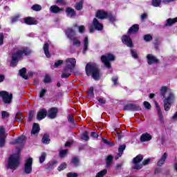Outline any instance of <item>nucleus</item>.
<instances>
[{"mask_svg": "<svg viewBox=\"0 0 177 177\" xmlns=\"http://www.w3.org/2000/svg\"><path fill=\"white\" fill-rule=\"evenodd\" d=\"M160 97L163 100V106L165 111L171 110V106L175 102V94L172 93L171 89L165 86H162L160 90Z\"/></svg>", "mask_w": 177, "mask_h": 177, "instance_id": "nucleus-1", "label": "nucleus"}, {"mask_svg": "<svg viewBox=\"0 0 177 177\" xmlns=\"http://www.w3.org/2000/svg\"><path fill=\"white\" fill-rule=\"evenodd\" d=\"M66 67L64 68L62 78H68L71 75V71L75 68L77 64V60L75 58H67L65 62Z\"/></svg>", "mask_w": 177, "mask_h": 177, "instance_id": "nucleus-2", "label": "nucleus"}, {"mask_svg": "<svg viewBox=\"0 0 177 177\" xmlns=\"http://www.w3.org/2000/svg\"><path fill=\"white\" fill-rule=\"evenodd\" d=\"M30 53H31V50L27 48L15 50L12 56L11 66H15V63H17V62L24 56V55L27 56L30 55Z\"/></svg>", "mask_w": 177, "mask_h": 177, "instance_id": "nucleus-3", "label": "nucleus"}, {"mask_svg": "<svg viewBox=\"0 0 177 177\" xmlns=\"http://www.w3.org/2000/svg\"><path fill=\"white\" fill-rule=\"evenodd\" d=\"M86 74L90 77L91 75L93 80H97L100 78L99 68L95 64H87L86 66Z\"/></svg>", "mask_w": 177, "mask_h": 177, "instance_id": "nucleus-4", "label": "nucleus"}, {"mask_svg": "<svg viewBox=\"0 0 177 177\" xmlns=\"http://www.w3.org/2000/svg\"><path fill=\"white\" fill-rule=\"evenodd\" d=\"M17 153L12 154L8 158V168L10 169H17L20 164V149H17Z\"/></svg>", "mask_w": 177, "mask_h": 177, "instance_id": "nucleus-5", "label": "nucleus"}, {"mask_svg": "<svg viewBox=\"0 0 177 177\" xmlns=\"http://www.w3.org/2000/svg\"><path fill=\"white\" fill-rule=\"evenodd\" d=\"M142 160H143V156L138 155L133 160V169H142L143 168V165H147L149 164L150 159L145 160L142 162Z\"/></svg>", "mask_w": 177, "mask_h": 177, "instance_id": "nucleus-6", "label": "nucleus"}, {"mask_svg": "<svg viewBox=\"0 0 177 177\" xmlns=\"http://www.w3.org/2000/svg\"><path fill=\"white\" fill-rule=\"evenodd\" d=\"M96 17H97V19H100L101 20H103V19H109L111 23H114L115 21V17L113 16L111 13H107L104 10H98L96 13Z\"/></svg>", "mask_w": 177, "mask_h": 177, "instance_id": "nucleus-7", "label": "nucleus"}, {"mask_svg": "<svg viewBox=\"0 0 177 177\" xmlns=\"http://www.w3.org/2000/svg\"><path fill=\"white\" fill-rule=\"evenodd\" d=\"M115 60V56L113 54H106L101 57V61L104 63V66L107 67V68H110L111 67V64L110 62H114Z\"/></svg>", "mask_w": 177, "mask_h": 177, "instance_id": "nucleus-8", "label": "nucleus"}, {"mask_svg": "<svg viewBox=\"0 0 177 177\" xmlns=\"http://www.w3.org/2000/svg\"><path fill=\"white\" fill-rule=\"evenodd\" d=\"M0 97H1L5 104H10L13 99V94L9 93L8 91H0Z\"/></svg>", "mask_w": 177, "mask_h": 177, "instance_id": "nucleus-9", "label": "nucleus"}, {"mask_svg": "<svg viewBox=\"0 0 177 177\" xmlns=\"http://www.w3.org/2000/svg\"><path fill=\"white\" fill-rule=\"evenodd\" d=\"M24 172L28 174L32 172V158H29L26 160Z\"/></svg>", "mask_w": 177, "mask_h": 177, "instance_id": "nucleus-10", "label": "nucleus"}, {"mask_svg": "<svg viewBox=\"0 0 177 177\" xmlns=\"http://www.w3.org/2000/svg\"><path fill=\"white\" fill-rule=\"evenodd\" d=\"M6 133H5V128L3 127H0V147H3L5 146V139H6Z\"/></svg>", "mask_w": 177, "mask_h": 177, "instance_id": "nucleus-11", "label": "nucleus"}, {"mask_svg": "<svg viewBox=\"0 0 177 177\" xmlns=\"http://www.w3.org/2000/svg\"><path fill=\"white\" fill-rule=\"evenodd\" d=\"M59 110L57 109V108H51L48 110V113H47V115L48 117V118H56V117H57V113H58Z\"/></svg>", "mask_w": 177, "mask_h": 177, "instance_id": "nucleus-12", "label": "nucleus"}, {"mask_svg": "<svg viewBox=\"0 0 177 177\" xmlns=\"http://www.w3.org/2000/svg\"><path fill=\"white\" fill-rule=\"evenodd\" d=\"M151 134L149 133H143L140 138V140L142 143L145 142H149V140H151Z\"/></svg>", "mask_w": 177, "mask_h": 177, "instance_id": "nucleus-13", "label": "nucleus"}, {"mask_svg": "<svg viewBox=\"0 0 177 177\" xmlns=\"http://www.w3.org/2000/svg\"><path fill=\"white\" fill-rule=\"evenodd\" d=\"M46 115H48V111H46V109H43L38 111L37 120H38V121H41V120H44Z\"/></svg>", "mask_w": 177, "mask_h": 177, "instance_id": "nucleus-14", "label": "nucleus"}, {"mask_svg": "<svg viewBox=\"0 0 177 177\" xmlns=\"http://www.w3.org/2000/svg\"><path fill=\"white\" fill-rule=\"evenodd\" d=\"M147 60L148 64H153V63H158L160 62L157 57L151 54H148L147 55Z\"/></svg>", "mask_w": 177, "mask_h": 177, "instance_id": "nucleus-15", "label": "nucleus"}, {"mask_svg": "<svg viewBox=\"0 0 177 177\" xmlns=\"http://www.w3.org/2000/svg\"><path fill=\"white\" fill-rule=\"evenodd\" d=\"M122 41L124 45L129 46V48H132V39L128 35H124L122 37Z\"/></svg>", "mask_w": 177, "mask_h": 177, "instance_id": "nucleus-16", "label": "nucleus"}, {"mask_svg": "<svg viewBox=\"0 0 177 177\" xmlns=\"http://www.w3.org/2000/svg\"><path fill=\"white\" fill-rule=\"evenodd\" d=\"M124 110H131L132 111H139V110H141L140 106L136 104H127L124 107Z\"/></svg>", "mask_w": 177, "mask_h": 177, "instance_id": "nucleus-17", "label": "nucleus"}, {"mask_svg": "<svg viewBox=\"0 0 177 177\" xmlns=\"http://www.w3.org/2000/svg\"><path fill=\"white\" fill-rule=\"evenodd\" d=\"M93 26L95 30H97V31H100L103 30V24L99 22L97 19L94 18L93 21Z\"/></svg>", "mask_w": 177, "mask_h": 177, "instance_id": "nucleus-18", "label": "nucleus"}, {"mask_svg": "<svg viewBox=\"0 0 177 177\" xmlns=\"http://www.w3.org/2000/svg\"><path fill=\"white\" fill-rule=\"evenodd\" d=\"M89 48V40L88 39V37H85L83 40V55H85L86 53V51L88 50Z\"/></svg>", "mask_w": 177, "mask_h": 177, "instance_id": "nucleus-19", "label": "nucleus"}, {"mask_svg": "<svg viewBox=\"0 0 177 177\" xmlns=\"http://www.w3.org/2000/svg\"><path fill=\"white\" fill-rule=\"evenodd\" d=\"M155 106L156 107V110L158 111V114L159 116V120L160 122H164V117H162V113L161 112V109L160 108V105H158V103L155 102Z\"/></svg>", "mask_w": 177, "mask_h": 177, "instance_id": "nucleus-20", "label": "nucleus"}, {"mask_svg": "<svg viewBox=\"0 0 177 177\" xmlns=\"http://www.w3.org/2000/svg\"><path fill=\"white\" fill-rule=\"evenodd\" d=\"M50 11L51 13H60V12H63V9L59 8V6L56 5H54L50 6Z\"/></svg>", "mask_w": 177, "mask_h": 177, "instance_id": "nucleus-21", "label": "nucleus"}, {"mask_svg": "<svg viewBox=\"0 0 177 177\" xmlns=\"http://www.w3.org/2000/svg\"><path fill=\"white\" fill-rule=\"evenodd\" d=\"M168 157V153H164L162 157L160 158L159 161L158 162V166L161 167V165H164V162L167 160Z\"/></svg>", "mask_w": 177, "mask_h": 177, "instance_id": "nucleus-22", "label": "nucleus"}, {"mask_svg": "<svg viewBox=\"0 0 177 177\" xmlns=\"http://www.w3.org/2000/svg\"><path fill=\"white\" fill-rule=\"evenodd\" d=\"M66 34L69 39H73L74 35H75V31H74V30H73L72 28H68L66 31Z\"/></svg>", "mask_w": 177, "mask_h": 177, "instance_id": "nucleus-23", "label": "nucleus"}, {"mask_svg": "<svg viewBox=\"0 0 177 177\" xmlns=\"http://www.w3.org/2000/svg\"><path fill=\"white\" fill-rule=\"evenodd\" d=\"M25 140L24 136H21L11 142V145H22Z\"/></svg>", "mask_w": 177, "mask_h": 177, "instance_id": "nucleus-24", "label": "nucleus"}, {"mask_svg": "<svg viewBox=\"0 0 177 177\" xmlns=\"http://www.w3.org/2000/svg\"><path fill=\"white\" fill-rule=\"evenodd\" d=\"M26 24H28L29 26H32V24H37V20L32 17H27L24 20Z\"/></svg>", "mask_w": 177, "mask_h": 177, "instance_id": "nucleus-25", "label": "nucleus"}, {"mask_svg": "<svg viewBox=\"0 0 177 177\" xmlns=\"http://www.w3.org/2000/svg\"><path fill=\"white\" fill-rule=\"evenodd\" d=\"M175 23H177V17L176 18H169L168 19H167L166 21V24H165V26L166 27H168L169 26H172V24H175Z\"/></svg>", "mask_w": 177, "mask_h": 177, "instance_id": "nucleus-26", "label": "nucleus"}, {"mask_svg": "<svg viewBox=\"0 0 177 177\" xmlns=\"http://www.w3.org/2000/svg\"><path fill=\"white\" fill-rule=\"evenodd\" d=\"M125 145H120V147L118 148V156L115 157V160H118L119 157H121V156H122V153H124V150H125Z\"/></svg>", "mask_w": 177, "mask_h": 177, "instance_id": "nucleus-27", "label": "nucleus"}, {"mask_svg": "<svg viewBox=\"0 0 177 177\" xmlns=\"http://www.w3.org/2000/svg\"><path fill=\"white\" fill-rule=\"evenodd\" d=\"M139 31V25L135 24L129 29V34H133V32H138Z\"/></svg>", "mask_w": 177, "mask_h": 177, "instance_id": "nucleus-28", "label": "nucleus"}, {"mask_svg": "<svg viewBox=\"0 0 177 177\" xmlns=\"http://www.w3.org/2000/svg\"><path fill=\"white\" fill-rule=\"evenodd\" d=\"M66 13L68 17H74V16H75V11L71 8H68L66 9Z\"/></svg>", "mask_w": 177, "mask_h": 177, "instance_id": "nucleus-29", "label": "nucleus"}, {"mask_svg": "<svg viewBox=\"0 0 177 177\" xmlns=\"http://www.w3.org/2000/svg\"><path fill=\"white\" fill-rule=\"evenodd\" d=\"M44 51L46 57H50V53H49V44L48 43L44 44Z\"/></svg>", "mask_w": 177, "mask_h": 177, "instance_id": "nucleus-30", "label": "nucleus"}, {"mask_svg": "<svg viewBox=\"0 0 177 177\" xmlns=\"http://www.w3.org/2000/svg\"><path fill=\"white\" fill-rule=\"evenodd\" d=\"M39 132V124L35 123L33 124V127L32 129V133L33 135H36V133H38Z\"/></svg>", "mask_w": 177, "mask_h": 177, "instance_id": "nucleus-31", "label": "nucleus"}, {"mask_svg": "<svg viewBox=\"0 0 177 177\" xmlns=\"http://www.w3.org/2000/svg\"><path fill=\"white\" fill-rule=\"evenodd\" d=\"M26 68H23L22 69L19 70V75L22 77L24 80H28V76L26 75Z\"/></svg>", "mask_w": 177, "mask_h": 177, "instance_id": "nucleus-32", "label": "nucleus"}, {"mask_svg": "<svg viewBox=\"0 0 177 177\" xmlns=\"http://www.w3.org/2000/svg\"><path fill=\"white\" fill-rule=\"evenodd\" d=\"M32 10H35V12H39V10H42V7L39 4H35L32 6Z\"/></svg>", "mask_w": 177, "mask_h": 177, "instance_id": "nucleus-33", "label": "nucleus"}, {"mask_svg": "<svg viewBox=\"0 0 177 177\" xmlns=\"http://www.w3.org/2000/svg\"><path fill=\"white\" fill-rule=\"evenodd\" d=\"M161 2H162V0H152V6L158 8L161 5Z\"/></svg>", "mask_w": 177, "mask_h": 177, "instance_id": "nucleus-34", "label": "nucleus"}, {"mask_svg": "<svg viewBox=\"0 0 177 177\" xmlns=\"http://www.w3.org/2000/svg\"><path fill=\"white\" fill-rule=\"evenodd\" d=\"M42 142L45 143V145L49 144V142H50V139H49V136L45 134L42 138Z\"/></svg>", "mask_w": 177, "mask_h": 177, "instance_id": "nucleus-35", "label": "nucleus"}, {"mask_svg": "<svg viewBox=\"0 0 177 177\" xmlns=\"http://www.w3.org/2000/svg\"><path fill=\"white\" fill-rule=\"evenodd\" d=\"M106 174H107V170L103 169L98 172L95 177H103L104 175H106Z\"/></svg>", "mask_w": 177, "mask_h": 177, "instance_id": "nucleus-36", "label": "nucleus"}, {"mask_svg": "<svg viewBox=\"0 0 177 177\" xmlns=\"http://www.w3.org/2000/svg\"><path fill=\"white\" fill-rule=\"evenodd\" d=\"M94 95L93 93V87H90L88 91V97H92Z\"/></svg>", "mask_w": 177, "mask_h": 177, "instance_id": "nucleus-37", "label": "nucleus"}, {"mask_svg": "<svg viewBox=\"0 0 177 177\" xmlns=\"http://www.w3.org/2000/svg\"><path fill=\"white\" fill-rule=\"evenodd\" d=\"M82 139L83 140H89V136H88V132H84L82 136H81Z\"/></svg>", "mask_w": 177, "mask_h": 177, "instance_id": "nucleus-38", "label": "nucleus"}, {"mask_svg": "<svg viewBox=\"0 0 177 177\" xmlns=\"http://www.w3.org/2000/svg\"><path fill=\"white\" fill-rule=\"evenodd\" d=\"M73 45L74 46H77V48L81 46V41L79 39H73Z\"/></svg>", "mask_w": 177, "mask_h": 177, "instance_id": "nucleus-39", "label": "nucleus"}, {"mask_svg": "<svg viewBox=\"0 0 177 177\" xmlns=\"http://www.w3.org/2000/svg\"><path fill=\"white\" fill-rule=\"evenodd\" d=\"M67 153H68L67 149H62L59 151V156L63 158L67 154Z\"/></svg>", "mask_w": 177, "mask_h": 177, "instance_id": "nucleus-40", "label": "nucleus"}, {"mask_svg": "<svg viewBox=\"0 0 177 177\" xmlns=\"http://www.w3.org/2000/svg\"><path fill=\"white\" fill-rule=\"evenodd\" d=\"M111 161H113V156L111 155L108 156L106 158V165L109 167L110 164H111Z\"/></svg>", "mask_w": 177, "mask_h": 177, "instance_id": "nucleus-41", "label": "nucleus"}, {"mask_svg": "<svg viewBox=\"0 0 177 177\" xmlns=\"http://www.w3.org/2000/svg\"><path fill=\"white\" fill-rule=\"evenodd\" d=\"M46 158V153H42L41 156L39 158V162L42 164L44 161H45V158Z\"/></svg>", "mask_w": 177, "mask_h": 177, "instance_id": "nucleus-42", "label": "nucleus"}, {"mask_svg": "<svg viewBox=\"0 0 177 177\" xmlns=\"http://www.w3.org/2000/svg\"><path fill=\"white\" fill-rule=\"evenodd\" d=\"M75 8L77 10H81L82 9V1L77 3Z\"/></svg>", "mask_w": 177, "mask_h": 177, "instance_id": "nucleus-43", "label": "nucleus"}, {"mask_svg": "<svg viewBox=\"0 0 177 177\" xmlns=\"http://www.w3.org/2000/svg\"><path fill=\"white\" fill-rule=\"evenodd\" d=\"M55 3H57V5L64 6L66 5V0H55Z\"/></svg>", "mask_w": 177, "mask_h": 177, "instance_id": "nucleus-44", "label": "nucleus"}, {"mask_svg": "<svg viewBox=\"0 0 177 177\" xmlns=\"http://www.w3.org/2000/svg\"><path fill=\"white\" fill-rule=\"evenodd\" d=\"M66 167L67 165L65 162H64L59 166L58 171H63V169H66Z\"/></svg>", "mask_w": 177, "mask_h": 177, "instance_id": "nucleus-45", "label": "nucleus"}, {"mask_svg": "<svg viewBox=\"0 0 177 177\" xmlns=\"http://www.w3.org/2000/svg\"><path fill=\"white\" fill-rule=\"evenodd\" d=\"M144 39L147 42H149V41H151V39H153V37L150 35H146L144 36Z\"/></svg>", "mask_w": 177, "mask_h": 177, "instance_id": "nucleus-46", "label": "nucleus"}, {"mask_svg": "<svg viewBox=\"0 0 177 177\" xmlns=\"http://www.w3.org/2000/svg\"><path fill=\"white\" fill-rule=\"evenodd\" d=\"M1 117L2 118H8V117H9V113L6 111H3L1 112Z\"/></svg>", "mask_w": 177, "mask_h": 177, "instance_id": "nucleus-47", "label": "nucleus"}, {"mask_svg": "<svg viewBox=\"0 0 177 177\" xmlns=\"http://www.w3.org/2000/svg\"><path fill=\"white\" fill-rule=\"evenodd\" d=\"M50 81H51L50 76H49L48 75H46L44 77V82L47 84L48 82H50Z\"/></svg>", "mask_w": 177, "mask_h": 177, "instance_id": "nucleus-48", "label": "nucleus"}, {"mask_svg": "<svg viewBox=\"0 0 177 177\" xmlns=\"http://www.w3.org/2000/svg\"><path fill=\"white\" fill-rule=\"evenodd\" d=\"M131 53L132 57L134 59H138V53L135 50H131Z\"/></svg>", "mask_w": 177, "mask_h": 177, "instance_id": "nucleus-49", "label": "nucleus"}, {"mask_svg": "<svg viewBox=\"0 0 177 177\" xmlns=\"http://www.w3.org/2000/svg\"><path fill=\"white\" fill-rule=\"evenodd\" d=\"M72 162L75 165H78L79 162H80V160L78 159V158L77 157H74L72 159Z\"/></svg>", "mask_w": 177, "mask_h": 177, "instance_id": "nucleus-50", "label": "nucleus"}, {"mask_svg": "<svg viewBox=\"0 0 177 177\" xmlns=\"http://www.w3.org/2000/svg\"><path fill=\"white\" fill-rule=\"evenodd\" d=\"M15 120H18V121H21V120H23V115H21V113H17L15 116Z\"/></svg>", "mask_w": 177, "mask_h": 177, "instance_id": "nucleus-51", "label": "nucleus"}, {"mask_svg": "<svg viewBox=\"0 0 177 177\" xmlns=\"http://www.w3.org/2000/svg\"><path fill=\"white\" fill-rule=\"evenodd\" d=\"M144 106L145 107V109H147V110H149V109L151 108V105L150 104V103H149L148 102H144Z\"/></svg>", "mask_w": 177, "mask_h": 177, "instance_id": "nucleus-52", "label": "nucleus"}, {"mask_svg": "<svg viewBox=\"0 0 177 177\" xmlns=\"http://www.w3.org/2000/svg\"><path fill=\"white\" fill-rule=\"evenodd\" d=\"M45 93H46V89L45 88L41 89L39 93V97H44Z\"/></svg>", "mask_w": 177, "mask_h": 177, "instance_id": "nucleus-53", "label": "nucleus"}, {"mask_svg": "<svg viewBox=\"0 0 177 177\" xmlns=\"http://www.w3.org/2000/svg\"><path fill=\"white\" fill-rule=\"evenodd\" d=\"M60 64H63V60H58L57 62L55 63V67L57 68Z\"/></svg>", "mask_w": 177, "mask_h": 177, "instance_id": "nucleus-54", "label": "nucleus"}, {"mask_svg": "<svg viewBox=\"0 0 177 177\" xmlns=\"http://www.w3.org/2000/svg\"><path fill=\"white\" fill-rule=\"evenodd\" d=\"M112 81H113L114 85H117V84H118V77H113V78H112Z\"/></svg>", "mask_w": 177, "mask_h": 177, "instance_id": "nucleus-55", "label": "nucleus"}, {"mask_svg": "<svg viewBox=\"0 0 177 177\" xmlns=\"http://www.w3.org/2000/svg\"><path fill=\"white\" fill-rule=\"evenodd\" d=\"M78 174L77 173H68L67 177H77Z\"/></svg>", "mask_w": 177, "mask_h": 177, "instance_id": "nucleus-56", "label": "nucleus"}, {"mask_svg": "<svg viewBox=\"0 0 177 177\" xmlns=\"http://www.w3.org/2000/svg\"><path fill=\"white\" fill-rule=\"evenodd\" d=\"M98 102L100 104H106V100L104 98H99Z\"/></svg>", "mask_w": 177, "mask_h": 177, "instance_id": "nucleus-57", "label": "nucleus"}, {"mask_svg": "<svg viewBox=\"0 0 177 177\" xmlns=\"http://www.w3.org/2000/svg\"><path fill=\"white\" fill-rule=\"evenodd\" d=\"M85 30V26H81L79 27V32H84V31Z\"/></svg>", "mask_w": 177, "mask_h": 177, "instance_id": "nucleus-58", "label": "nucleus"}, {"mask_svg": "<svg viewBox=\"0 0 177 177\" xmlns=\"http://www.w3.org/2000/svg\"><path fill=\"white\" fill-rule=\"evenodd\" d=\"M68 120L69 122H74V118H73V115H69L68 117Z\"/></svg>", "mask_w": 177, "mask_h": 177, "instance_id": "nucleus-59", "label": "nucleus"}, {"mask_svg": "<svg viewBox=\"0 0 177 177\" xmlns=\"http://www.w3.org/2000/svg\"><path fill=\"white\" fill-rule=\"evenodd\" d=\"M3 44V34H0V45H2Z\"/></svg>", "mask_w": 177, "mask_h": 177, "instance_id": "nucleus-60", "label": "nucleus"}, {"mask_svg": "<svg viewBox=\"0 0 177 177\" xmlns=\"http://www.w3.org/2000/svg\"><path fill=\"white\" fill-rule=\"evenodd\" d=\"M175 0H162L163 3H169V2H174Z\"/></svg>", "mask_w": 177, "mask_h": 177, "instance_id": "nucleus-61", "label": "nucleus"}, {"mask_svg": "<svg viewBox=\"0 0 177 177\" xmlns=\"http://www.w3.org/2000/svg\"><path fill=\"white\" fill-rule=\"evenodd\" d=\"M5 81V75H0V82H3Z\"/></svg>", "mask_w": 177, "mask_h": 177, "instance_id": "nucleus-62", "label": "nucleus"}, {"mask_svg": "<svg viewBox=\"0 0 177 177\" xmlns=\"http://www.w3.org/2000/svg\"><path fill=\"white\" fill-rule=\"evenodd\" d=\"M91 136H92V138H97L99 136V135H97V133H96L95 132H91Z\"/></svg>", "mask_w": 177, "mask_h": 177, "instance_id": "nucleus-63", "label": "nucleus"}, {"mask_svg": "<svg viewBox=\"0 0 177 177\" xmlns=\"http://www.w3.org/2000/svg\"><path fill=\"white\" fill-rule=\"evenodd\" d=\"M146 17H147V14H142V15H141V19H142V20H145V19H146Z\"/></svg>", "mask_w": 177, "mask_h": 177, "instance_id": "nucleus-64", "label": "nucleus"}]
</instances>
